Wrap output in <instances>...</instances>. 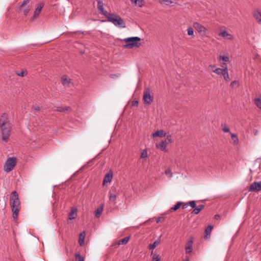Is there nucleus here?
<instances>
[{"label":"nucleus","instance_id":"1","mask_svg":"<svg viewBox=\"0 0 261 261\" xmlns=\"http://www.w3.org/2000/svg\"><path fill=\"white\" fill-rule=\"evenodd\" d=\"M0 129L2 139L5 142H8L12 129V124L8 120V115L6 113L3 114L0 118Z\"/></svg>","mask_w":261,"mask_h":261},{"label":"nucleus","instance_id":"2","mask_svg":"<svg viewBox=\"0 0 261 261\" xmlns=\"http://www.w3.org/2000/svg\"><path fill=\"white\" fill-rule=\"evenodd\" d=\"M10 205L13 213V217L16 219L21 209V205L18 194L16 191H13L11 194Z\"/></svg>","mask_w":261,"mask_h":261},{"label":"nucleus","instance_id":"3","mask_svg":"<svg viewBox=\"0 0 261 261\" xmlns=\"http://www.w3.org/2000/svg\"><path fill=\"white\" fill-rule=\"evenodd\" d=\"M107 18L108 21L112 22L114 25L119 28L125 27V23L120 16L115 13L107 12L104 15Z\"/></svg>","mask_w":261,"mask_h":261},{"label":"nucleus","instance_id":"4","mask_svg":"<svg viewBox=\"0 0 261 261\" xmlns=\"http://www.w3.org/2000/svg\"><path fill=\"white\" fill-rule=\"evenodd\" d=\"M193 27L202 37H207L208 31L207 29L198 22L194 21L193 23Z\"/></svg>","mask_w":261,"mask_h":261},{"label":"nucleus","instance_id":"5","mask_svg":"<svg viewBox=\"0 0 261 261\" xmlns=\"http://www.w3.org/2000/svg\"><path fill=\"white\" fill-rule=\"evenodd\" d=\"M143 99L145 105H149L153 101V96L150 93V90L149 88L146 89L143 92Z\"/></svg>","mask_w":261,"mask_h":261},{"label":"nucleus","instance_id":"6","mask_svg":"<svg viewBox=\"0 0 261 261\" xmlns=\"http://www.w3.org/2000/svg\"><path fill=\"white\" fill-rule=\"evenodd\" d=\"M16 164V159L14 158H9L4 165V170L7 172L12 171Z\"/></svg>","mask_w":261,"mask_h":261},{"label":"nucleus","instance_id":"7","mask_svg":"<svg viewBox=\"0 0 261 261\" xmlns=\"http://www.w3.org/2000/svg\"><path fill=\"white\" fill-rule=\"evenodd\" d=\"M260 191H261V181L253 182L248 189L249 192H257Z\"/></svg>","mask_w":261,"mask_h":261},{"label":"nucleus","instance_id":"8","mask_svg":"<svg viewBox=\"0 0 261 261\" xmlns=\"http://www.w3.org/2000/svg\"><path fill=\"white\" fill-rule=\"evenodd\" d=\"M219 35L226 40H231L233 38V36L225 30L221 29Z\"/></svg>","mask_w":261,"mask_h":261},{"label":"nucleus","instance_id":"9","mask_svg":"<svg viewBox=\"0 0 261 261\" xmlns=\"http://www.w3.org/2000/svg\"><path fill=\"white\" fill-rule=\"evenodd\" d=\"M44 6V4L43 3H40L38 5L37 8H36L35 11H34V14H33V16L32 18V19L33 20H34L35 19H36L38 17V16L39 15L43 7Z\"/></svg>","mask_w":261,"mask_h":261},{"label":"nucleus","instance_id":"10","mask_svg":"<svg viewBox=\"0 0 261 261\" xmlns=\"http://www.w3.org/2000/svg\"><path fill=\"white\" fill-rule=\"evenodd\" d=\"M253 17L258 24H261V11L258 9H255L253 12Z\"/></svg>","mask_w":261,"mask_h":261},{"label":"nucleus","instance_id":"11","mask_svg":"<svg viewBox=\"0 0 261 261\" xmlns=\"http://www.w3.org/2000/svg\"><path fill=\"white\" fill-rule=\"evenodd\" d=\"M218 61L222 64V67L224 68V66H227L226 64L229 62V58L226 56L220 55L218 58Z\"/></svg>","mask_w":261,"mask_h":261},{"label":"nucleus","instance_id":"12","mask_svg":"<svg viewBox=\"0 0 261 261\" xmlns=\"http://www.w3.org/2000/svg\"><path fill=\"white\" fill-rule=\"evenodd\" d=\"M61 83L63 86L69 87L71 83V80L68 78L67 75H64L61 77Z\"/></svg>","mask_w":261,"mask_h":261},{"label":"nucleus","instance_id":"13","mask_svg":"<svg viewBox=\"0 0 261 261\" xmlns=\"http://www.w3.org/2000/svg\"><path fill=\"white\" fill-rule=\"evenodd\" d=\"M97 2V9L102 15H105L108 12L105 10L102 0H96Z\"/></svg>","mask_w":261,"mask_h":261},{"label":"nucleus","instance_id":"14","mask_svg":"<svg viewBox=\"0 0 261 261\" xmlns=\"http://www.w3.org/2000/svg\"><path fill=\"white\" fill-rule=\"evenodd\" d=\"M193 250V240L190 239L186 243L185 250L187 254L190 253Z\"/></svg>","mask_w":261,"mask_h":261},{"label":"nucleus","instance_id":"15","mask_svg":"<svg viewBox=\"0 0 261 261\" xmlns=\"http://www.w3.org/2000/svg\"><path fill=\"white\" fill-rule=\"evenodd\" d=\"M113 178V173L111 172L108 173L104 177L103 180V185H105L107 183H110Z\"/></svg>","mask_w":261,"mask_h":261},{"label":"nucleus","instance_id":"16","mask_svg":"<svg viewBox=\"0 0 261 261\" xmlns=\"http://www.w3.org/2000/svg\"><path fill=\"white\" fill-rule=\"evenodd\" d=\"M141 39L138 37H132V48L139 47L140 43H135V41L140 42Z\"/></svg>","mask_w":261,"mask_h":261},{"label":"nucleus","instance_id":"17","mask_svg":"<svg viewBox=\"0 0 261 261\" xmlns=\"http://www.w3.org/2000/svg\"><path fill=\"white\" fill-rule=\"evenodd\" d=\"M213 228V226L210 225H208L205 229L204 233L205 235L204 236V238L206 239H209L211 236V233L212 232V230Z\"/></svg>","mask_w":261,"mask_h":261},{"label":"nucleus","instance_id":"18","mask_svg":"<svg viewBox=\"0 0 261 261\" xmlns=\"http://www.w3.org/2000/svg\"><path fill=\"white\" fill-rule=\"evenodd\" d=\"M155 146L157 148L160 149L161 150L165 152L168 151V149H167V146L162 141L160 143H156Z\"/></svg>","mask_w":261,"mask_h":261},{"label":"nucleus","instance_id":"19","mask_svg":"<svg viewBox=\"0 0 261 261\" xmlns=\"http://www.w3.org/2000/svg\"><path fill=\"white\" fill-rule=\"evenodd\" d=\"M166 132L163 130H157L156 131L155 133H154L153 134H152V137L153 138H155V137H165L166 136Z\"/></svg>","mask_w":261,"mask_h":261},{"label":"nucleus","instance_id":"20","mask_svg":"<svg viewBox=\"0 0 261 261\" xmlns=\"http://www.w3.org/2000/svg\"><path fill=\"white\" fill-rule=\"evenodd\" d=\"M85 236L86 233L84 231L82 232L79 235V243L81 246L84 245Z\"/></svg>","mask_w":261,"mask_h":261},{"label":"nucleus","instance_id":"21","mask_svg":"<svg viewBox=\"0 0 261 261\" xmlns=\"http://www.w3.org/2000/svg\"><path fill=\"white\" fill-rule=\"evenodd\" d=\"M136 6L141 8L145 5L144 0H132Z\"/></svg>","mask_w":261,"mask_h":261},{"label":"nucleus","instance_id":"22","mask_svg":"<svg viewBox=\"0 0 261 261\" xmlns=\"http://www.w3.org/2000/svg\"><path fill=\"white\" fill-rule=\"evenodd\" d=\"M222 75L226 81H228L229 80V76L228 73L227 66H224L223 72Z\"/></svg>","mask_w":261,"mask_h":261},{"label":"nucleus","instance_id":"23","mask_svg":"<svg viewBox=\"0 0 261 261\" xmlns=\"http://www.w3.org/2000/svg\"><path fill=\"white\" fill-rule=\"evenodd\" d=\"M160 242H161L160 238H159L153 244H150L149 245L148 249L149 250L154 249L160 243Z\"/></svg>","mask_w":261,"mask_h":261},{"label":"nucleus","instance_id":"24","mask_svg":"<svg viewBox=\"0 0 261 261\" xmlns=\"http://www.w3.org/2000/svg\"><path fill=\"white\" fill-rule=\"evenodd\" d=\"M194 28L192 27H189L187 28V34L188 36H190L192 38L195 37Z\"/></svg>","mask_w":261,"mask_h":261},{"label":"nucleus","instance_id":"25","mask_svg":"<svg viewBox=\"0 0 261 261\" xmlns=\"http://www.w3.org/2000/svg\"><path fill=\"white\" fill-rule=\"evenodd\" d=\"M102 211H103V206H102L98 207L95 211V213H94L95 216L96 218H99L100 216V215L102 212Z\"/></svg>","mask_w":261,"mask_h":261},{"label":"nucleus","instance_id":"26","mask_svg":"<svg viewBox=\"0 0 261 261\" xmlns=\"http://www.w3.org/2000/svg\"><path fill=\"white\" fill-rule=\"evenodd\" d=\"M130 236H127L122 239H121L118 242V245H124L126 244L129 240Z\"/></svg>","mask_w":261,"mask_h":261},{"label":"nucleus","instance_id":"27","mask_svg":"<svg viewBox=\"0 0 261 261\" xmlns=\"http://www.w3.org/2000/svg\"><path fill=\"white\" fill-rule=\"evenodd\" d=\"M159 2L161 4H165L166 6H170L173 3L172 0H159Z\"/></svg>","mask_w":261,"mask_h":261},{"label":"nucleus","instance_id":"28","mask_svg":"<svg viewBox=\"0 0 261 261\" xmlns=\"http://www.w3.org/2000/svg\"><path fill=\"white\" fill-rule=\"evenodd\" d=\"M230 134L231 136V139L233 141V144L236 145L238 144L239 143V139L237 136L236 134H232L231 133H230Z\"/></svg>","mask_w":261,"mask_h":261},{"label":"nucleus","instance_id":"29","mask_svg":"<svg viewBox=\"0 0 261 261\" xmlns=\"http://www.w3.org/2000/svg\"><path fill=\"white\" fill-rule=\"evenodd\" d=\"M182 204L183 203L181 202H178L175 205L170 208V211L172 212L177 210Z\"/></svg>","mask_w":261,"mask_h":261},{"label":"nucleus","instance_id":"30","mask_svg":"<svg viewBox=\"0 0 261 261\" xmlns=\"http://www.w3.org/2000/svg\"><path fill=\"white\" fill-rule=\"evenodd\" d=\"M70 110V107H65V108H63L61 107H57L56 111L60 112H65L66 111H69Z\"/></svg>","mask_w":261,"mask_h":261},{"label":"nucleus","instance_id":"31","mask_svg":"<svg viewBox=\"0 0 261 261\" xmlns=\"http://www.w3.org/2000/svg\"><path fill=\"white\" fill-rule=\"evenodd\" d=\"M76 211H77L76 209H72L71 211V212L69 214V220H73L75 218L74 215L75 214Z\"/></svg>","mask_w":261,"mask_h":261},{"label":"nucleus","instance_id":"32","mask_svg":"<svg viewBox=\"0 0 261 261\" xmlns=\"http://www.w3.org/2000/svg\"><path fill=\"white\" fill-rule=\"evenodd\" d=\"M254 104L258 108L261 109V99L259 98L254 99Z\"/></svg>","mask_w":261,"mask_h":261},{"label":"nucleus","instance_id":"33","mask_svg":"<svg viewBox=\"0 0 261 261\" xmlns=\"http://www.w3.org/2000/svg\"><path fill=\"white\" fill-rule=\"evenodd\" d=\"M172 141L171 135L167 136L166 139L164 141H162L167 146L170 143H171Z\"/></svg>","mask_w":261,"mask_h":261},{"label":"nucleus","instance_id":"34","mask_svg":"<svg viewBox=\"0 0 261 261\" xmlns=\"http://www.w3.org/2000/svg\"><path fill=\"white\" fill-rule=\"evenodd\" d=\"M224 68H217L215 69L214 70H213V72L217 74H222L223 72Z\"/></svg>","mask_w":261,"mask_h":261},{"label":"nucleus","instance_id":"35","mask_svg":"<svg viewBox=\"0 0 261 261\" xmlns=\"http://www.w3.org/2000/svg\"><path fill=\"white\" fill-rule=\"evenodd\" d=\"M124 41L125 42V44L122 45L123 47H126L130 45V37L124 39Z\"/></svg>","mask_w":261,"mask_h":261},{"label":"nucleus","instance_id":"36","mask_svg":"<svg viewBox=\"0 0 261 261\" xmlns=\"http://www.w3.org/2000/svg\"><path fill=\"white\" fill-rule=\"evenodd\" d=\"M75 259L76 261H84V258L80 253L75 254Z\"/></svg>","mask_w":261,"mask_h":261},{"label":"nucleus","instance_id":"37","mask_svg":"<svg viewBox=\"0 0 261 261\" xmlns=\"http://www.w3.org/2000/svg\"><path fill=\"white\" fill-rule=\"evenodd\" d=\"M16 73L17 75H18L20 76L24 77V76H25L27 74V71L26 70H23L21 72L17 71H16Z\"/></svg>","mask_w":261,"mask_h":261},{"label":"nucleus","instance_id":"38","mask_svg":"<svg viewBox=\"0 0 261 261\" xmlns=\"http://www.w3.org/2000/svg\"><path fill=\"white\" fill-rule=\"evenodd\" d=\"M147 157V151H146V150L144 149L141 152L140 158H141V159H146Z\"/></svg>","mask_w":261,"mask_h":261},{"label":"nucleus","instance_id":"39","mask_svg":"<svg viewBox=\"0 0 261 261\" xmlns=\"http://www.w3.org/2000/svg\"><path fill=\"white\" fill-rule=\"evenodd\" d=\"M239 82L237 81H234L231 83L230 86L232 88L238 87L239 86Z\"/></svg>","mask_w":261,"mask_h":261},{"label":"nucleus","instance_id":"40","mask_svg":"<svg viewBox=\"0 0 261 261\" xmlns=\"http://www.w3.org/2000/svg\"><path fill=\"white\" fill-rule=\"evenodd\" d=\"M165 173L166 175L168 176L169 177H171L172 176V173L170 169H167L165 171Z\"/></svg>","mask_w":261,"mask_h":261},{"label":"nucleus","instance_id":"41","mask_svg":"<svg viewBox=\"0 0 261 261\" xmlns=\"http://www.w3.org/2000/svg\"><path fill=\"white\" fill-rule=\"evenodd\" d=\"M200 210L197 207H195L191 213L193 215H197L200 213Z\"/></svg>","mask_w":261,"mask_h":261},{"label":"nucleus","instance_id":"42","mask_svg":"<svg viewBox=\"0 0 261 261\" xmlns=\"http://www.w3.org/2000/svg\"><path fill=\"white\" fill-rule=\"evenodd\" d=\"M189 205L192 208L196 207V203L195 201H191L189 202Z\"/></svg>","mask_w":261,"mask_h":261},{"label":"nucleus","instance_id":"43","mask_svg":"<svg viewBox=\"0 0 261 261\" xmlns=\"http://www.w3.org/2000/svg\"><path fill=\"white\" fill-rule=\"evenodd\" d=\"M160 258L159 257V255L156 254H154L153 255L152 261H160Z\"/></svg>","mask_w":261,"mask_h":261},{"label":"nucleus","instance_id":"44","mask_svg":"<svg viewBox=\"0 0 261 261\" xmlns=\"http://www.w3.org/2000/svg\"><path fill=\"white\" fill-rule=\"evenodd\" d=\"M116 199V195L115 194H111L110 196V200L112 202H114Z\"/></svg>","mask_w":261,"mask_h":261},{"label":"nucleus","instance_id":"45","mask_svg":"<svg viewBox=\"0 0 261 261\" xmlns=\"http://www.w3.org/2000/svg\"><path fill=\"white\" fill-rule=\"evenodd\" d=\"M222 130L225 133L229 132V128L226 125H222Z\"/></svg>","mask_w":261,"mask_h":261},{"label":"nucleus","instance_id":"46","mask_svg":"<svg viewBox=\"0 0 261 261\" xmlns=\"http://www.w3.org/2000/svg\"><path fill=\"white\" fill-rule=\"evenodd\" d=\"M32 109H33L34 111H35L36 112H38V111H40L39 107L37 106H33L32 107Z\"/></svg>","mask_w":261,"mask_h":261},{"label":"nucleus","instance_id":"47","mask_svg":"<svg viewBox=\"0 0 261 261\" xmlns=\"http://www.w3.org/2000/svg\"><path fill=\"white\" fill-rule=\"evenodd\" d=\"M30 0H24L21 3V7H23V6L26 5L30 2Z\"/></svg>","mask_w":261,"mask_h":261},{"label":"nucleus","instance_id":"48","mask_svg":"<svg viewBox=\"0 0 261 261\" xmlns=\"http://www.w3.org/2000/svg\"><path fill=\"white\" fill-rule=\"evenodd\" d=\"M215 68V65H210L209 66H208V69L209 70H212V71H213V70H214Z\"/></svg>","mask_w":261,"mask_h":261},{"label":"nucleus","instance_id":"49","mask_svg":"<svg viewBox=\"0 0 261 261\" xmlns=\"http://www.w3.org/2000/svg\"><path fill=\"white\" fill-rule=\"evenodd\" d=\"M197 207L201 211L202 210H203L204 207V205L203 204H200L197 206Z\"/></svg>","mask_w":261,"mask_h":261},{"label":"nucleus","instance_id":"50","mask_svg":"<svg viewBox=\"0 0 261 261\" xmlns=\"http://www.w3.org/2000/svg\"><path fill=\"white\" fill-rule=\"evenodd\" d=\"M188 205H189V202H187L186 203H184L182 205V208L183 209L186 208L188 207Z\"/></svg>","mask_w":261,"mask_h":261},{"label":"nucleus","instance_id":"51","mask_svg":"<svg viewBox=\"0 0 261 261\" xmlns=\"http://www.w3.org/2000/svg\"><path fill=\"white\" fill-rule=\"evenodd\" d=\"M137 104H138L137 101L134 100V101H132V106H136Z\"/></svg>","mask_w":261,"mask_h":261},{"label":"nucleus","instance_id":"52","mask_svg":"<svg viewBox=\"0 0 261 261\" xmlns=\"http://www.w3.org/2000/svg\"><path fill=\"white\" fill-rule=\"evenodd\" d=\"M29 11H30V10H29V9H25V10H24V14L25 15H27L28 14V13H29Z\"/></svg>","mask_w":261,"mask_h":261},{"label":"nucleus","instance_id":"53","mask_svg":"<svg viewBox=\"0 0 261 261\" xmlns=\"http://www.w3.org/2000/svg\"><path fill=\"white\" fill-rule=\"evenodd\" d=\"M257 133H258V131L257 130L254 129L253 130V133H254V135H256L257 134Z\"/></svg>","mask_w":261,"mask_h":261},{"label":"nucleus","instance_id":"54","mask_svg":"<svg viewBox=\"0 0 261 261\" xmlns=\"http://www.w3.org/2000/svg\"><path fill=\"white\" fill-rule=\"evenodd\" d=\"M214 217L216 219H218L219 218L220 216L219 215H216Z\"/></svg>","mask_w":261,"mask_h":261},{"label":"nucleus","instance_id":"55","mask_svg":"<svg viewBox=\"0 0 261 261\" xmlns=\"http://www.w3.org/2000/svg\"><path fill=\"white\" fill-rule=\"evenodd\" d=\"M160 221V218H159V219H157V220H156V223H159Z\"/></svg>","mask_w":261,"mask_h":261},{"label":"nucleus","instance_id":"56","mask_svg":"<svg viewBox=\"0 0 261 261\" xmlns=\"http://www.w3.org/2000/svg\"><path fill=\"white\" fill-rule=\"evenodd\" d=\"M184 261H189V259H188V258H187V259L184 260Z\"/></svg>","mask_w":261,"mask_h":261},{"label":"nucleus","instance_id":"57","mask_svg":"<svg viewBox=\"0 0 261 261\" xmlns=\"http://www.w3.org/2000/svg\"><path fill=\"white\" fill-rule=\"evenodd\" d=\"M135 43H140V42L135 41Z\"/></svg>","mask_w":261,"mask_h":261}]
</instances>
